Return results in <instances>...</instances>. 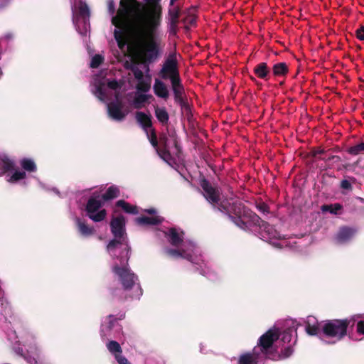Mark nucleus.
<instances>
[{
    "label": "nucleus",
    "mask_w": 364,
    "mask_h": 364,
    "mask_svg": "<svg viewBox=\"0 0 364 364\" xmlns=\"http://www.w3.org/2000/svg\"><path fill=\"white\" fill-rule=\"evenodd\" d=\"M108 10L111 15H114V14L115 13V5L113 0L109 1Z\"/></svg>",
    "instance_id": "13d9d810"
},
{
    "label": "nucleus",
    "mask_w": 364,
    "mask_h": 364,
    "mask_svg": "<svg viewBox=\"0 0 364 364\" xmlns=\"http://www.w3.org/2000/svg\"><path fill=\"white\" fill-rule=\"evenodd\" d=\"M20 164L23 171L32 173L37 171V166L33 160L28 158H23L21 160Z\"/></svg>",
    "instance_id": "2f4dec72"
},
{
    "label": "nucleus",
    "mask_w": 364,
    "mask_h": 364,
    "mask_svg": "<svg viewBox=\"0 0 364 364\" xmlns=\"http://www.w3.org/2000/svg\"><path fill=\"white\" fill-rule=\"evenodd\" d=\"M107 348L109 351L112 353L122 352V348L119 343L115 341H111L107 344Z\"/></svg>",
    "instance_id": "58836bf2"
},
{
    "label": "nucleus",
    "mask_w": 364,
    "mask_h": 364,
    "mask_svg": "<svg viewBox=\"0 0 364 364\" xmlns=\"http://www.w3.org/2000/svg\"><path fill=\"white\" fill-rule=\"evenodd\" d=\"M184 28H185L186 30H187V31H188V30H189V29H190V25H188V23H187V24H185V26H184Z\"/></svg>",
    "instance_id": "774afa93"
},
{
    "label": "nucleus",
    "mask_w": 364,
    "mask_h": 364,
    "mask_svg": "<svg viewBox=\"0 0 364 364\" xmlns=\"http://www.w3.org/2000/svg\"><path fill=\"white\" fill-rule=\"evenodd\" d=\"M124 240V239H119V238H114L113 240H110L108 245H107V249L108 251H111L116 248L117 245L122 244V242Z\"/></svg>",
    "instance_id": "a18cd8bd"
},
{
    "label": "nucleus",
    "mask_w": 364,
    "mask_h": 364,
    "mask_svg": "<svg viewBox=\"0 0 364 364\" xmlns=\"http://www.w3.org/2000/svg\"><path fill=\"white\" fill-rule=\"evenodd\" d=\"M90 17V11L87 4L85 2L80 1L77 13L76 14V16L74 15L73 19L75 20V18H81L84 23H86L87 21H89Z\"/></svg>",
    "instance_id": "4be33fe9"
},
{
    "label": "nucleus",
    "mask_w": 364,
    "mask_h": 364,
    "mask_svg": "<svg viewBox=\"0 0 364 364\" xmlns=\"http://www.w3.org/2000/svg\"><path fill=\"white\" fill-rule=\"evenodd\" d=\"M306 331L309 335L311 336H318L322 335L321 333V326H319V324L317 321L315 323H311V318H309L306 323Z\"/></svg>",
    "instance_id": "c85d7f7f"
},
{
    "label": "nucleus",
    "mask_w": 364,
    "mask_h": 364,
    "mask_svg": "<svg viewBox=\"0 0 364 364\" xmlns=\"http://www.w3.org/2000/svg\"><path fill=\"white\" fill-rule=\"evenodd\" d=\"M321 210L323 213L328 212L333 215H341L343 211V205L340 203L323 205Z\"/></svg>",
    "instance_id": "bb28decb"
},
{
    "label": "nucleus",
    "mask_w": 364,
    "mask_h": 364,
    "mask_svg": "<svg viewBox=\"0 0 364 364\" xmlns=\"http://www.w3.org/2000/svg\"><path fill=\"white\" fill-rule=\"evenodd\" d=\"M155 116L162 125H166L169 121V114L165 107H154Z\"/></svg>",
    "instance_id": "a878e982"
},
{
    "label": "nucleus",
    "mask_w": 364,
    "mask_h": 364,
    "mask_svg": "<svg viewBox=\"0 0 364 364\" xmlns=\"http://www.w3.org/2000/svg\"><path fill=\"white\" fill-rule=\"evenodd\" d=\"M107 86L109 88L112 89V90H117L120 87L119 86V84L118 83V82L115 80H109L108 82H107Z\"/></svg>",
    "instance_id": "603ef678"
},
{
    "label": "nucleus",
    "mask_w": 364,
    "mask_h": 364,
    "mask_svg": "<svg viewBox=\"0 0 364 364\" xmlns=\"http://www.w3.org/2000/svg\"><path fill=\"white\" fill-rule=\"evenodd\" d=\"M279 332L277 328H270L263 335H262L257 341V348L260 355H264L265 359L274 358V353L277 347L274 342L279 339Z\"/></svg>",
    "instance_id": "0eeeda50"
},
{
    "label": "nucleus",
    "mask_w": 364,
    "mask_h": 364,
    "mask_svg": "<svg viewBox=\"0 0 364 364\" xmlns=\"http://www.w3.org/2000/svg\"><path fill=\"white\" fill-rule=\"evenodd\" d=\"M196 23V18L195 16H188V24L190 26L195 25Z\"/></svg>",
    "instance_id": "680f3d73"
},
{
    "label": "nucleus",
    "mask_w": 364,
    "mask_h": 364,
    "mask_svg": "<svg viewBox=\"0 0 364 364\" xmlns=\"http://www.w3.org/2000/svg\"><path fill=\"white\" fill-rule=\"evenodd\" d=\"M341 188L343 190H347V191H351L353 188L350 182L346 179L341 181Z\"/></svg>",
    "instance_id": "8fccbe9b"
},
{
    "label": "nucleus",
    "mask_w": 364,
    "mask_h": 364,
    "mask_svg": "<svg viewBox=\"0 0 364 364\" xmlns=\"http://www.w3.org/2000/svg\"><path fill=\"white\" fill-rule=\"evenodd\" d=\"M115 358L119 364H131L129 360L124 356L120 355H116Z\"/></svg>",
    "instance_id": "864d4df0"
},
{
    "label": "nucleus",
    "mask_w": 364,
    "mask_h": 364,
    "mask_svg": "<svg viewBox=\"0 0 364 364\" xmlns=\"http://www.w3.org/2000/svg\"><path fill=\"white\" fill-rule=\"evenodd\" d=\"M136 120L146 132H147V129L152 127L151 116L150 114H146L143 112H136Z\"/></svg>",
    "instance_id": "aec40b11"
},
{
    "label": "nucleus",
    "mask_w": 364,
    "mask_h": 364,
    "mask_svg": "<svg viewBox=\"0 0 364 364\" xmlns=\"http://www.w3.org/2000/svg\"><path fill=\"white\" fill-rule=\"evenodd\" d=\"M178 23L179 21H168V32L171 35L175 36L177 34L178 31Z\"/></svg>",
    "instance_id": "c03bdc74"
},
{
    "label": "nucleus",
    "mask_w": 364,
    "mask_h": 364,
    "mask_svg": "<svg viewBox=\"0 0 364 364\" xmlns=\"http://www.w3.org/2000/svg\"><path fill=\"white\" fill-rule=\"evenodd\" d=\"M149 140L155 149L159 146V140L157 139L156 132L154 129L151 130L150 135H148Z\"/></svg>",
    "instance_id": "79ce46f5"
},
{
    "label": "nucleus",
    "mask_w": 364,
    "mask_h": 364,
    "mask_svg": "<svg viewBox=\"0 0 364 364\" xmlns=\"http://www.w3.org/2000/svg\"><path fill=\"white\" fill-rule=\"evenodd\" d=\"M102 205V202L97 197L91 196L85 206L87 216L96 223L104 220L107 216V210H100Z\"/></svg>",
    "instance_id": "1a4fd4ad"
},
{
    "label": "nucleus",
    "mask_w": 364,
    "mask_h": 364,
    "mask_svg": "<svg viewBox=\"0 0 364 364\" xmlns=\"http://www.w3.org/2000/svg\"><path fill=\"white\" fill-rule=\"evenodd\" d=\"M326 152V151L323 149H319L318 150L313 149L309 153L310 156L312 157H316L318 155L323 154Z\"/></svg>",
    "instance_id": "5fc2aeb1"
},
{
    "label": "nucleus",
    "mask_w": 364,
    "mask_h": 364,
    "mask_svg": "<svg viewBox=\"0 0 364 364\" xmlns=\"http://www.w3.org/2000/svg\"><path fill=\"white\" fill-rule=\"evenodd\" d=\"M11 311V307L6 305L4 308V313H3V314L5 316L6 320H8V318L6 316L7 314H9Z\"/></svg>",
    "instance_id": "0e129e2a"
},
{
    "label": "nucleus",
    "mask_w": 364,
    "mask_h": 364,
    "mask_svg": "<svg viewBox=\"0 0 364 364\" xmlns=\"http://www.w3.org/2000/svg\"><path fill=\"white\" fill-rule=\"evenodd\" d=\"M146 4L137 0H120L117 14L112 18V24L120 21L146 23L151 28L161 25L162 6L161 0H146Z\"/></svg>",
    "instance_id": "f257e3e1"
},
{
    "label": "nucleus",
    "mask_w": 364,
    "mask_h": 364,
    "mask_svg": "<svg viewBox=\"0 0 364 364\" xmlns=\"http://www.w3.org/2000/svg\"><path fill=\"white\" fill-rule=\"evenodd\" d=\"M135 220L140 225H158L164 221V218L159 215L152 217L141 216L136 218Z\"/></svg>",
    "instance_id": "a211bd4d"
},
{
    "label": "nucleus",
    "mask_w": 364,
    "mask_h": 364,
    "mask_svg": "<svg viewBox=\"0 0 364 364\" xmlns=\"http://www.w3.org/2000/svg\"><path fill=\"white\" fill-rule=\"evenodd\" d=\"M15 170V163L6 154H0V176L5 173Z\"/></svg>",
    "instance_id": "2eb2a0df"
},
{
    "label": "nucleus",
    "mask_w": 364,
    "mask_h": 364,
    "mask_svg": "<svg viewBox=\"0 0 364 364\" xmlns=\"http://www.w3.org/2000/svg\"><path fill=\"white\" fill-rule=\"evenodd\" d=\"M150 83L145 82L144 80L139 81L136 85V89L139 91L146 92L150 90Z\"/></svg>",
    "instance_id": "37998d69"
},
{
    "label": "nucleus",
    "mask_w": 364,
    "mask_h": 364,
    "mask_svg": "<svg viewBox=\"0 0 364 364\" xmlns=\"http://www.w3.org/2000/svg\"><path fill=\"white\" fill-rule=\"evenodd\" d=\"M152 96L151 95L146 94H137L134 98L133 105L136 109H141L144 106V104L148 102V100L151 98Z\"/></svg>",
    "instance_id": "c756f323"
},
{
    "label": "nucleus",
    "mask_w": 364,
    "mask_h": 364,
    "mask_svg": "<svg viewBox=\"0 0 364 364\" xmlns=\"http://www.w3.org/2000/svg\"><path fill=\"white\" fill-rule=\"evenodd\" d=\"M176 149L177 150L178 153L181 152V147L178 144V140H176V144H173Z\"/></svg>",
    "instance_id": "69168bd1"
},
{
    "label": "nucleus",
    "mask_w": 364,
    "mask_h": 364,
    "mask_svg": "<svg viewBox=\"0 0 364 364\" xmlns=\"http://www.w3.org/2000/svg\"><path fill=\"white\" fill-rule=\"evenodd\" d=\"M115 97L116 101L111 102L107 105L108 114L112 119L122 121L125 118L127 113L122 110L123 104L119 99V95H116Z\"/></svg>",
    "instance_id": "9d476101"
},
{
    "label": "nucleus",
    "mask_w": 364,
    "mask_h": 364,
    "mask_svg": "<svg viewBox=\"0 0 364 364\" xmlns=\"http://www.w3.org/2000/svg\"><path fill=\"white\" fill-rule=\"evenodd\" d=\"M233 223L240 229L248 231L252 228H259V234L264 239H280V234L272 225L262 220L255 213L245 205L240 215L235 217Z\"/></svg>",
    "instance_id": "20e7f679"
},
{
    "label": "nucleus",
    "mask_w": 364,
    "mask_h": 364,
    "mask_svg": "<svg viewBox=\"0 0 364 364\" xmlns=\"http://www.w3.org/2000/svg\"><path fill=\"white\" fill-rule=\"evenodd\" d=\"M26 178V173L24 171L15 170L13 174L7 179V181L10 183H16Z\"/></svg>",
    "instance_id": "f704fd0d"
},
{
    "label": "nucleus",
    "mask_w": 364,
    "mask_h": 364,
    "mask_svg": "<svg viewBox=\"0 0 364 364\" xmlns=\"http://www.w3.org/2000/svg\"><path fill=\"white\" fill-rule=\"evenodd\" d=\"M357 332L360 334H364V321H360L357 323Z\"/></svg>",
    "instance_id": "4d7b16f0"
},
{
    "label": "nucleus",
    "mask_w": 364,
    "mask_h": 364,
    "mask_svg": "<svg viewBox=\"0 0 364 364\" xmlns=\"http://www.w3.org/2000/svg\"><path fill=\"white\" fill-rule=\"evenodd\" d=\"M200 186L203 190V196L212 205L213 210L227 215L233 223L234 218L240 215L245 205L242 202L232 198H221L219 188L213 186L205 178L200 179Z\"/></svg>",
    "instance_id": "7ed1b4c3"
},
{
    "label": "nucleus",
    "mask_w": 364,
    "mask_h": 364,
    "mask_svg": "<svg viewBox=\"0 0 364 364\" xmlns=\"http://www.w3.org/2000/svg\"><path fill=\"white\" fill-rule=\"evenodd\" d=\"M144 212L149 214V215H155L156 213V210L154 208H151L148 209H145Z\"/></svg>",
    "instance_id": "e2e57ef3"
},
{
    "label": "nucleus",
    "mask_w": 364,
    "mask_h": 364,
    "mask_svg": "<svg viewBox=\"0 0 364 364\" xmlns=\"http://www.w3.org/2000/svg\"><path fill=\"white\" fill-rule=\"evenodd\" d=\"M119 196H120L119 188L115 185H112L102 195V199L103 201L107 202V201L113 200L114 198H117Z\"/></svg>",
    "instance_id": "5701e85b"
},
{
    "label": "nucleus",
    "mask_w": 364,
    "mask_h": 364,
    "mask_svg": "<svg viewBox=\"0 0 364 364\" xmlns=\"http://www.w3.org/2000/svg\"><path fill=\"white\" fill-rule=\"evenodd\" d=\"M320 159L326 161H330L336 159L337 161H339L341 160V158L338 156L331 155V156H328L327 159L320 158Z\"/></svg>",
    "instance_id": "052dcab7"
},
{
    "label": "nucleus",
    "mask_w": 364,
    "mask_h": 364,
    "mask_svg": "<svg viewBox=\"0 0 364 364\" xmlns=\"http://www.w3.org/2000/svg\"><path fill=\"white\" fill-rule=\"evenodd\" d=\"M257 210L263 213H268L269 212V207L264 202H260L256 205Z\"/></svg>",
    "instance_id": "de8ad7c7"
},
{
    "label": "nucleus",
    "mask_w": 364,
    "mask_h": 364,
    "mask_svg": "<svg viewBox=\"0 0 364 364\" xmlns=\"http://www.w3.org/2000/svg\"><path fill=\"white\" fill-rule=\"evenodd\" d=\"M159 75L163 80H170L172 91L183 87L178 70L176 54L175 53L168 54L162 65Z\"/></svg>",
    "instance_id": "39448f33"
},
{
    "label": "nucleus",
    "mask_w": 364,
    "mask_h": 364,
    "mask_svg": "<svg viewBox=\"0 0 364 364\" xmlns=\"http://www.w3.org/2000/svg\"><path fill=\"white\" fill-rule=\"evenodd\" d=\"M167 235L168 236L169 242L173 246L178 247L183 241V232L179 234L174 228H171L168 230Z\"/></svg>",
    "instance_id": "412c9836"
},
{
    "label": "nucleus",
    "mask_w": 364,
    "mask_h": 364,
    "mask_svg": "<svg viewBox=\"0 0 364 364\" xmlns=\"http://www.w3.org/2000/svg\"><path fill=\"white\" fill-rule=\"evenodd\" d=\"M114 37L117 43V46L120 49H123L127 44V41L124 38L122 31L114 30Z\"/></svg>",
    "instance_id": "e433bc0d"
},
{
    "label": "nucleus",
    "mask_w": 364,
    "mask_h": 364,
    "mask_svg": "<svg viewBox=\"0 0 364 364\" xmlns=\"http://www.w3.org/2000/svg\"><path fill=\"white\" fill-rule=\"evenodd\" d=\"M107 318L109 319V323H108V326H107V328L109 329V330H112L114 326V323L117 321L116 318H114V316L110 314L107 316Z\"/></svg>",
    "instance_id": "6e6d98bb"
},
{
    "label": "nucleus",
    "mask_w": 364,
    "mask_h": 364,
    "mask_svg": "<svg viewBox=\"0 0 364 364\" xmlns=\"http://www.w3.org/2000/svg\"><path fill=\"white\" fill-rule=\"evenodd\" d=\"M356 230L354 228L343 226L340 228L336 235V240L339 244L349 242L354 236Z\"/></svg>",
    "instance_id": "4468645a"
},
{
    "label": "nucleus",
    "mask_w": 364,
    "mask_h": 364,
    "mask_svg": "<svg viewBox=\"0 0 364 364\" xmlns=\"http://www.w3.org/2000/svg\"><path fill=\"white\" fill-rule=\"evenodd\" d=\"M154 94L162 99L167 100L169 97V92L167 86L164 82L159 79H155L153 86Z\"/></svg>",
    "instance_id": "dca6fc26"
},
{
    "label": "nucleus",
    "mask_w": 364,
    "mask_h": 364,
    "mask_svg": "<svg viewBox=\"0 0 364 364\" xmlns=\"http://www.w3.org/2000/svg\"><path fill=\"white\" fill-rule=\"evenodd\" d=\"M113 25L131 35V47L140 54L145 63H153L161 55L159 44L154 38L155 32L159 27L151 28L146 23L126 21H120V24Z\"/></svg>",
    "instance_id": "f03ea898"
},
{
    "label": "nucleus",
    "mask_w": 364,
    "mask_h": 364,
    "mask_svg": "<svg viewBox=\"0 0 364 364\" xmlns=\"http://www.w3.org/2000/svg\"><path fill=\"white\" fill-rule=\"evenodd\" d=\"M355 36L360 41H364V26H361L355 31Z\"/></svg>",
    "instance_id": "3c124183"
},
{
    "label": "nucleus",
    "mask_w": 364,
    "mask_h": 364,
    "mask_svg": "<svg viewBox=\"0 0 364 364\" xmlns=\"http://www.w3.org/2000/svg\"><path fill=\"white\" fill-rule=\"evenodd\" d=\"M289 72V68L285 63H278L273 65L272 73L275 77L286 75Z\"/></svg>",
    "instance_id": "cd10ccee"
},
{
    "label": "nucleus",
    "mask_w": 364,
    "mask_h": 364,
    "mask_svg": "<svg viewBox=\"0 0 364 364\" xmlns=\"http://www.w3.org/2000/svg\"><path fill=\"white\" fill-rule=\"evenodd\" d=\"M254 73L257 77L268 80L270 77V69L267 63L262 62L254 68Z\"/></svg>",
    "instance_id": "f3484780"
},
{
    "label": "nucleus",
    "mask_w": 364,
    "mask_h": 364,
    "mask_svg": "<svg viewBox=\"0 0 364 364\" xmlns=\"http://www.w3.org/2000/svg\"><path fill=\"white\" fill-rule=\"evenodd\" d=\"M282 337L280 341L284 344L289 345L291 344L290 342L292 338V330L291 328H287L282 333Z\"/></svg>",
    "instance_id": "ea45409f"
},
{
    "label": "nucleus",
    "mask_w": 364,
    "mask_h": 364,
    "mask_svg": "<svg viewBox=\"0 0 364 364\" xmlns=\"http://www.w3.org/2000/svg\"><path fill=\"white\" fill-rule=\"evenodd\" d=\"M260 357L257 348L255 347L251 352H245L240 355L237 364H259Z\"/></svg>",
    "instance_id": "ddd939ff"
},
{
    "label": "nucleus",
    "mask_w": 364,
    "mask_h": 364,
    "mask_svg": "<svg viewBox=\"0 0 364 364\" xmlns=\"http://www.w3.org/2000/svg\"><path fill=\"white\" fill-rule=\"evenodd\" d=\"M188 17L184 18L183 19H182V22H183L184 24H187V23H188Z\"/></svg>",
    "instance_id": "338daca9"
},
{
    "label": "nucleus",
    "mask_w": 364,
    "mask_h": 364,
    "mask_svg": "<svg viewBox=\"0 0 364 364\" xmlns=\"http://www.w3.org/2000/svg\"><path fill=\"white\" fill-rule=\"evenodd\" d=\"M103 62L104 57L100 54H96L92 58L90 66L92 68H97Z\"/></svg>",
    "instance_id": "4c0bfd02"
},
{
    "label": "nucleus",
    "mask_w": 364,
    "mask_h": 364,
    "mask_svg": "<svg viewBox=\"0 0 364 364\" xmlns=\"http://www.w3.org/2000/svg\"><path fill=\"white\" fill-rule=\"evenodd\" d=\"M165 252L167 255L174 257V258H185L188 259L191 256L186 253V250H176V249H171V248H167L165 250Z\"/></svg>",
    "instance_id": "473e14b6"
},
{
    "label": "nucleus",
    "mask_w": 364,
    "mask_h": 364,
    "mask_svg": "<svg viewBox=\"0 0 364 364\" xmlns=\"http://www.w3.org/2000/svg\"><path fill=\"white\" fill-rule=\"evenodd\" d=\"M159 142L161 144V147H168V136L166 133L160 134Z\"/></svg>",
    "instance_id": "49530a36"
},
{
    "label": "nucleus",
    "mask_w": 364,
    "mask_h": 364,
    "mask_svg": "<svg viewBox=\"0 0 364 364\" xmlns=\"http://www.w3.org/2000/svg\"><path fill=\"white\" fill-rule=\"evenodd\" d=\"M181 10L179 6L169 5L168 10V21H179Z\"/></svg>",
    "instance_id": "7c9ffc66"
},
{
    "label": "nucleus",
    "mask_w": 364,
    "mask_h": 364,
    "mask_svg": "<svg viewBox=\"0 0 364 364\" xmlns=\"http://www.w3.org/2000/svg\"><path fill=\"white\" fill-rule=\"evenodd\" d=\"M174 101L176 104L179 105L181 109V111L184 112L189 119L191 116H192L191 106L188 102L184 86L173 90Z\"/></svg>",
    "instance_id": "9b49d317"
},
{
    "label": "nucleus",
    "mask_w": 364,
    "mask_h": 364,
    "mask_svg": "<svg viewBox=\"0 0 364 364\" xmlns=\"http://www.w3.org/2000/svg\"><path fill=\"white\" fill-rule=\"evenodd\" d=\"M296 341L292 344H289L283 346V348L281 350V353L277 351V348L276 349L274 353L273 354V357L276 358H272V360H279L289 358L291 356L294 352L293 346L295 344Z\"/></svg>",
    "instance_id": "6ab92c4d"
},
{
    "label": "nucleus",
    "mask_w": 364,
    "mask_h": 364,
    "mask_svg": "<svg viewBox=\"0 0 364 364\" xmlns=\"http://www.w3.org/2000/svg\"><path fill=\"white\" fill-rule=\"evenodd\" d=\"M76 225L79 232L85 237L92 235L95 232V229L89 226L85 221L80 218H77Z\"/></svg>",
    "instance_id": "b1692460"
},
{
    "label": "nucleus",
    "mask_w": 364,
    "mask_h": 364,
    "mask_svg": "<svg viewBox=\"0 0 364 364\" xmlns=\"http://www.w3.org/2000/svg\"><path fill=\"white\" fill-rule=\"evenodd\" d=\"M166 134H167L168 136L171 139L173 144H176V140H178V136H177L176 130L167 129Z\"/></svg>",
    "instance_id": "09e8293b"
},
{
    "label": "nucleus",
    "mask_w": 364,
    "mask_h": 364,
    "mask_svg": "<svg viewBox=\"0 0 364 364\" xmlns=\"http://www.w3.org/2000/svg\"><path fill=\"white\" fill-rule=\"evenodd\" d=\"M156 151L159 156L166 162L169 164V161L172 159L171 154L168 150V147H161L159 146L156 149Z\"/></svg>",
    "instance_id": "c9c22d12"
},
{
    "label": "nucleus",
    "mask_w": 364,
    "mask_h": 364,
    "mask_svg": "<svg viewBox=\"0 0 364 364\" xmlns=\"http://www.w3.org/2000/svg\"><path fill=\"white\" fill-rule=\"evenodd\" d=\"M350 321L346 319H332L325 321L323 324L321 325L322 336L335 338L333 342H328V343H335L336 341L342 340L348 332V328L350 325Z\"/></svg>",
    "instance_id": "423d86ee"
},
{
    "label": "nucleus",
    "mask_w": 364,
    "mask_h": 364,
    "mask_svg": "<svg viewBox=\"0 0 364 364\" xmlns=\"http://www.w3.org/2000/svg\"><path fill=\"white\" fill-rule=\"evenodd\" d=\"M347 152L353 156L364 154V141H360L347 149Z\"/></svg>",
    "instance_id": "72a5a7b5"
},
{
    "label": "nucleus",
    "mask_w": 364,
    "mask_h": 364,
    "mask_svg": "<svg viewBox=\"0 0 364 364\" xmlns=\"http://www.w3.org/2000/svg\"><path fill=\"white\" fill-rule=\"evenodd\" d=\"M112 272L118 277L119 280L124 290H130L138 281L137 276L127 266L120 267L115 264L112 267Z\"/></svg>",
    "instance_id": "6e6552de"
},
{
    "label": "nucleus",
    "mask_w": 364,
    "mask_h": 364,
    "mask_svg": "<svg viewBox=\"0 0 364 364\" xmlns=\"http://www.w3.org/2000/svg\"><path fill=\"white\" fill-rule=\"evenodd\" d=\"M127 64L126 68L130 69L133 72L134 76L136 80L139 81L143 80L144 73L139 68L136 66L129 65L128 63H127Z\"/></svg>",
    "instance_id": "a19ab883"
},
{
    "label": "nucleus",
    "mask_w": 364,
    "mask_h": 364,
    "mask_svg": "<svg viewBox=\"0 0 364 364\" xmlns=\"http://www.w3.org/2000/svg\"><path fill=\"white\" fill-rule=\"evenodd\" d=\"M115 206L120 208L126 213L136 215L139 213L138 208L136 205H133L124 200H119L116 202Z\"/></svg>",
    "instance_id": "393cba45"
},
{
    "label": "nucleus",
    "mask_w": 364,
    "mask_h": 364,
    "mask_svg": "<svg viewBox=\"0 0 364 364\" xmlns=\"http://www.w3.org/2000/svg\"><path fill=\"white\" fill-rule=\"evenodd\" d=\"M125 218L123 215L113 218L110 221V228L115 238L124 239L126 235Z\"/></svg>",
    "instance_id": "f8f14e48"
},
{
    "label": "nucleus",
    "mask_w": 364,
    "mask_h": 364,
    "mask_svg": "<svg viewBox=\"0 0 364 364\" xmlns=\"http://www.w3.org/2000/svg\"><path fill=\"white\" fill-rule=\"evenodd\" d=\"M97 93L99 95V98L102 100V97L105 96V92L102 88V85H100L96 88Z\"/></svg>",
    "instance_id": "bf43d9fd"
}]
</instances>
